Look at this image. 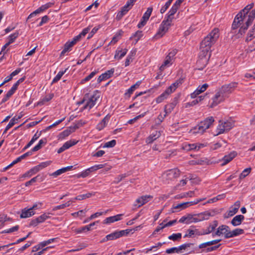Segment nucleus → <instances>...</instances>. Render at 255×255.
Returning <instances> with one entry per match:
<instances>
[{
  "label": "nucleus",
  "mask_w": 255,
  "mask_h": 255,
  "mask_svg": "<svg viewBox=\"0 0 255 255\" xmlns=\"http://www.w3.org/2000/svg\"><path fill=\"white\" fill-rule=\"evenodd\" d=\"M114 72H115L114 69L112 68L109 70L107 71L104 73H103L98 78V80H97L98 82L100 83L102 81H104V80H107V79L110 78L113 75Z\"/></svg>",
  "instance_id": "2eb2a0df"
},
{
  "label": "nucleus",
  "mask_w": 255,
  "mask_h": 255,
  "mask_svg": "<svg viewBox=\"0 0 255 255\" xmlns=\"http://www.w3.org/2000/svg\"><path fill=\"white\" fill-rule=\"evenodd\" d=\"M171 0H168L165 4L161 8L160 12L161 13H164L171 4Z\"/></svg>",
  "instance_id": "8fccbe9b"
},
{
  "label": "nucleus",
  "mask_w": 255,
  "mask_h": 255,
  "mask_svg": "<svg viewBox=\"0 0 255 255\" xmlns=\"http://www.w3.org/2000/svg\"><path fill=\"white\" fill-rule=\"evenodd\" d=\"M208 87V85L207 84H204L202 86H198L197 89L193 93L191 94V98L192 99L196 98L198 95L204 92Z\"/></svg>",
  "instance_id": "dca6fc26"
},
{
  "label": "nucleus",
  "mask_w": 255,
  "mask_h": 255,
  "mask_svg": "<svg viewBox=\"0 0 255 255\" xmlns=\"http://www.w3.org/2000/svg\"><path fill=\"white\" fill-rule=\"evenodd\" d=\"M254 5V3H251L250 4L247 5L243 9H242L235 17L233 23L232 24V30H234L239 27L241 24L245 21L246 24V21L247 20V14L249 13V11L253 7ZM243 25L244 27L246 26ZM242 26L241 27V28Z\"/></svg>",
  "instance_id": "f03ea898"
},
{
  "label": "nucleus",
  "mask_w": 255,
  "mask_h": 255,
  "mask_svg": "<svg viewBox=\"0 0 255 255\" xmlns=\"http://www.w3.org/2000/svg\"><path fill=\"white\" fill-rule=\"evenodd\" d=\"M237 154L235 152H231L229 154L225 155L223 159V162L222 163V165H224L230 161H231L236 156Z\"/></svg>",
  "instance_id": "cd10ccee"
},
{
  "label": "nucleus",
  "mask_w": 255,
  "mask_h": 255,
  "mask_svg": "<svg viewBox=\"0 0 255 255\" xmlns=\"http://www.w3.org/2000/svg\"><path fill=\"white\" fill-rule=\"evenodd\" d=\"M77 128H78V127H73V128H70L69 129L64 130L63 131H62V132L59 133V134L58 135L59 139H64L66 137L69 136L71 133L74 132L75 131V129H76Z\"/></svg>",
  "instance_id": "aec40b11"
},
{
  "label": "nucleus",
  "mask_w": 255,
  "mask_h": 255,
  "mask_svg": "<svg viewBox=\"0 0 255 255\" xmlns=\"http://www.w3.org/2000/svg\"><path fill=\"white\" fill-rule=\"evenodd\" d=\"M218 222L217 221H214L212 223H211L209 227H208L207 230L209 231L210 233L213 232L215 228L218 226Z\"/></svg>",
  "instance_id": "37998d69"
},
{
  "label": "nucleus",
  "mask_w": 255,
  "mask_h": 255,
  "mask_svg": "<svg viewBox=\"0 0 255 255\" xmlns=\"http://www.w3.org/2000/svg\"><path fill=\"white\" fill-rule=\"evenodd\" d=\"M183 79H179L176 80L174 83L172 84L167 89L172 93L174 92L176 89L182 84Z\"/></svg>",
  "instance_id": "c85d7f7f"
},
{
  "label": "nucleus",
  "mask_w": 255,
  "mask_h": 255,
  "mask_svg": "<svg viewBox=\"0 0 255 255\" xmlns=\"http://www.w3.org/2000/svg\"><path fill=\"white\" fill-rule=\"evenodd\" d=\"M192 202H183L177 205H174L172 207V212L173 213L176 212V211H179L180 210H182L183 209H184L188 207L189 206L191 205Z\"/></svg>",
  "instance_id": "f3484780"
},
{
  "label": "nucleus",
  "mask_w": 255,
  "mask_h": 255,
  "mask_svg": "<svg viewBox=\"0 0 255 255\" xmlns=\"http://www.w3.org/2000/svg\"><path fill=\"white\" fill-rule=\"evenodd\" d=\"M182 237L181 233L173 234L168 237V239L173 241H180Z\"/></svg>",
  "instance_id": "ea45409f"
},
{
  "label": "nucleus",
  "mask_w": 255,
  "mask_h": 255,
  "mask_svg": "<svg viewBox=\"0 0 255 255\" xmlns=\"http://www.w3.org/2000/svg\"><path fill=\"white\" fill-rule=\"evenodd\" d=\"M53 4V3L52 2H48L44 5H41L40 7H39L38 9H37L36 12L37 13H39L45 10L48 9V8L52 6V5Z\"/></svg>",
  "instance_id": "4c0bfd02"
},
{
  "label": "nucleus",
  "mask_w": 255,
  "mask_h": 255,
  "mask_svg": "<svg viewBox=\"0 0 255 255\" xmlns=\"http://www.w3.org/2000/svg\"><path fill=\"white\" fill-rule=\"evenodd\" d=\"M245 217L243 215H239L233 218L231 221V224L234 226H237L241 224L242 221L244 220Z\"/></svg>",
  "instance_id": "bb28decb"
},
{
  "label": "nucleus",
  "mask_w": 255,
  "mask_h": 255,
  "mask_svg": "<svg viewBox=\"0 0 255 255\" xmlns=\"http://www.w3.org/2000/svg\"><path fill=\"white\" fill-rule=\"evenodd\" d=\"M49 214H50L49 213H48V214L44 213V214L40 215L38 217H37L39 222L40 223H42V222H44L46 220H47V219H49L50 218V216H49Z\"/></svg>",
  "instance_id": "49530a36"
},
{
  "label": "nucleus",
  "mask_w": 255,
  "mask_h": 255,
  "mask_svg": "<svg viewBox=\"0 0 255 255\" xmlns=\"http://www.w3.org/2000/svg\"><path fill=\"white\" fill-rule=\"evenodd\" d=\"M173 60L171 59H168V57L166 56L163 63L160 67V70L162 71L167 67H169L172 63Z\"/></svg>",
  "instance_id": "c9c22d12"
},
{
  "label": "nucleus",
  "mask_w": 255,
  "mask_h": 255,
  "mask_svg": "<svg viewBox=\"0 0 255 255\" xmlns=\"http://www.w3.org/2000/svg\"><path fill=\"white\" fill-rule=\"evenodd\" d=\"M177 103L178 97H175L172 103L166 105L164 107V112L166 114L168 115L170 114L175 107Z\"/></svg>",
  "instance_id": "a211bd4d"
},
{
  "label": "nucleus",
  "mask_w": 255,
  "mask_h": 255,
  "mask_svg": "<svg viewBox=\"0 0 255 255\" xmlns=\"http://www.w3.org/2000/svg\"><path fill=\"white\" fill-rule=\"evenodd\" d=\"M182 149L187 151L196 149V145L195 143L188 144L184 143L182 146Z\"/></svg>",
  "instance_id": "58836bf2"
},
{
  "label": "nucleus",
  "mask_w": 255,
  "mask_h": 255,
  "mask_svg": "<svg viewBox=\"0 0 255 255\" xmlns=\"http://www.w3.org/2000/svg\"><path fill=\"white\" fill-rule=\"evenodd\" d=\"M39 175H37L33 178H32L31 180L29 181L26 182L25 183V186H29V185H31L33 183H34L38 181L39 180Z\"/></svg>",
  "instance_id": "13d9d810"
},
{
  "label": "nucleus",
  "mask_w": 255,
  "mask_h": 255,
  "mask_svg": "<svg viewBox=\"0 0 255 255\" xmlns=\"http://www.w3.org/2000/svg\"><path fill=\"white\" fill-rule=\"evenodd\" d=\"M97 73V72L96 71L91 72L88 76L86 77L82 80L81 83H84L87 81H89Z\"/></svg>",
  "instance_id": "09e8293b"
},
{
  "label": "nucleus",
  "mask_w": 255,
  "mask_h": 255,
  "mask_svg": "<svg viewBox=\"0 0 255 255\" xmlns=\"http://www.w3.org/2000/svg\"><path fill=\"white\" fill-rule=\"evenodd\" d=\"M226 98V97L223 95L220 90H219L211 99L212 102L210 107L213 108L219 104L224 101Z\"/></svg>",
  "instance_id": "1a4fd4ad"
},
{
  "label": "nucleus",
  "mask_w": 255,
  "mask_h": 255,
  "mask_svg": "<svg viewBox=\"0 0 255 255\" xmlns=\"http://www.w3.org/2000/svg\"><path fill=\"white\" fill-rule=\"evenodd\" d=\"M234 126V123L232 121H219V124L218 126L216 132V135H219L225 132L228 131L230 130Z\"/></svg>",
  "instance_id": "20e7f679"
},
{
  "label": "nucleus",
  "mask_w": 255,
  "mask_h": 255,
  "mask_svg": "<svg viewBox=\"0 0 255 255\" xmlns=\"http://www.w3.org/2000/svg\"><path fill=\"white\" fill-rule=\"evenodd\" d=\"M122 216L123 214H118L116 216L108 217L104 221V224H109L116 221H118L121 220V217Z\"/></svg>",
  "instance_id": "4be33fe9"
},
{
  "label": "nucleus",
  "mask_w": 255,
  "mask_h": 255,
  "mask_svg": "<svg viewBox=\"0 0 255 255\" xmlns=\"http://www.w3.org/2000/svg\"><path fill=\"white\" fill-rule=\"evenodd\" d=\"M116 144V140L115 139L112 140L105 143L103 145L104 148H110L113 147Z\"/></svg>",
  "instance_id": "de8ad7c7"
},
{
  "label": "nucleus",
  "mask_w": 255,
  "mask_h": 255,
  "mask_svg": "<svg viewBox=\"0 0 255 255\" xmlns=\"http://www.w3.org/2000/svg\"><path fill=\"white\" fill-rule=\"evenodd\" d=\"M125 235V231H116L110 234L107 235L102 241L103 242H106L109 240H113L119 238Z\"/></svg>",
  "instance_id": "ddd939ff"
},
{
  "label": "nucleus",
  "mask_w": 255,
  "mask_h": 255,
  "mask_svg": "<svg viewBox=\"0 0 255 255\" xmlns=\"http://www.w3.org/2000/svg\"><path fill=\"white\" fill-rule=\"evenodd\" d=\"M238 83L237 82H231L229 84H226L222 86L220 91L223 95L227 98L228 95L232 93L237 88Z\"/></svg>",
  "instance_id": "0eeeda50"
},
{
  "label": "nucleus",
  "mask_w": 255,
  "mask_h": 255,
  "mask_svg": "<svg viewBox=\"0 0 255 255\" xmlns=\"http://www.w3.org/2000/svg\"><path fill=\"white\" fill-rule=\"evenodd\" d=\"M251 168H247L244 169L243 172L241 173L240 178L241 179L246 177L251 172Z\"/></svg>",
  "instance_id": "603ef678"
},
{
  "label": "nucleus",
  "mask_w": 255,
  "mask_h": 255,
  "mask_svg": "<svg viewBox=\"0 0 255 255\" xmlns=\"http://www.w3.org/2000/svg\"><path fill=\"white\" fill-rule=\"evenodd\" d=\"M18 32H16L10 35L8 37V41L7 42L9 43L10 44L13 43L15 40V39L18 37Z\"/></svg>",
  "instance_id": "a18cd8bd"
},
{
  "label": "nucleus",
  "mask_w": 255,
  "mask_h": 255,
  "mask_svg": "<svg viewBox=\"0 0 255 255\" xmlns=\"http://www.w3.org/2000/svg\"><path fill=\"white\" fill-rule=\"evenodd\" d=\"M127 174H121V175H119L116 178V180H115V183H119L121 181H122L124 178H125L126 177H127Z\"/></svg>",
  "instance_id": "774afa93"
},
{
  "label": "nucleus",
  "mask_w": 255,
  "mask_h": 255,
  "mask_svg": "<svg viewBox=\"0 0 255 255\" xmlns=\"http://www.w3.org/2000/svg\"><path fill=\"white\" fill-rule=\"evenodd\" d=\"M67 70V69L65 70H62L60 71L58 74L56 75V76L54 77V78L52 80V83H54L58 81L62 76L65 73L66 71Z\"/></svg>",
  "instance_id": "79ce46f5"
},
{
  "label": "nucleus",
  "mask_w": 255,
  "mask_h": 255,
  "mask_svg": "<svg viewBox=\"0 0 255 255\" xmlns=\"http://www.w3.org/2000/svg\"><path fill=\"white\" fill-rule=\"evenodd\" d=\"M99 98V93L97 91L94 92L93 95L86 102L84 108L89 110H90L96 105Z\"/></svg>",
  "instance_id": "6e6552de"
},
{
  "label": "nucleus",
  "mask_w": 255,
  "mask_h": 255,
  "mask_svg": "<svg viewBox=\"0 0 255 255\" xmlns=\"http://www.w3.org/2000/svg\"><path fill=\"white\" fill-rule=\"evenodd\" d=\"M19 229L18 225L13 227L10 229L5 230L2 232V233H11L17 231Z\"/></svg>",
  "instance_id": "4d7b16f0"
},
{
  "label": "nucleus",
  "mask_w": 255,
  "mask_h": 255,
  "mask_svg": "<svg viewBox=\"0 0 255 255\" xmlns=\"http://www.w3.org/2000/svg\"><path fill=\"white\" fill-rule=\"evenodd\" d=\"M214 122V119L213 117L207 118L203 121L201 122L196 128L197 129L196 132L203 133L207 129L210 128Z\"/></svg>",
  "instance_id": "39448f33"
},
{
  "label": "nucleus",
  "mask_w": 255,
  "mask_h": 255,
  "mask_svg": "<svg viewBox=\"0 0 255 255\" xmlns=\"http://www.w3.org/2000/svg\"><path fill=\"white\" fill-rule=\"evenodd\" d=\"M193 244L191 243H186L181 245L178 247L180 253H182L183 250H185L187 248L190 247Z\"/></svg>",
  "instance_id": "bf43d9fd"
},
{
  "label": "nucleus",
  "mask_w": 255,
  "mask_h": 255,
  "mask_svg": "<svg viewBox=\"0 0 255 255\" xmlns=\"http://www.w3.org/2000/svg\"><path fill=\"white\" fill-rule=\"evenodd\" d=\"M219 37V30L218 28H214L202 41L200 44V51L199 57L200 59L197 63L199 64L203 61L204 66L197 68L199 70H202L207 63L210 56L211 48L214 45Z\"/></svg>",
  "instance_id": "f257e3e1"
},
{
  "label": "nucleus",
  "mask_w": 255,
  "mask_h": 255,
  "mask_svg": "<svg viewBox=\"0 0 255 255\" xmlns=\"http://www.w3.org/2000/svg\"><path fill=\"white\" fill-rule=\"evenodd\" d=\"M107 212H108V211H106L104 212H97L94 214H92L89 218V220H92L93 219L97 218L101 215H102L103 214H106L107 213Z\"/></svg>",
  "instance_id": "0e129e2a"
},
{
  "label": "nucleus",
  "mask_w": 255,
  "mask_h": 255,
  "mask_svg": "<svg viewBox=\"0 0 255 255\" xmlns=\"http://www.w3.org/2000/svg\"><path fill=\"white\" fill-rule=\"evenodd\" d=\"M16 121L14 119L12 118L10 121L9 124L6 126L5 130L4 131V133L6 132L10 128H11L15 123H16Z\"/></svg>",
  "instance_id": "5fc2aeb1"
},
{
  "label": "nucleus",
  "mask_w": 255,
  "mask_h": 255,
  "mask_svg": "<svg viewBox=\"0 0 255 255\" xmlns=\"http://www.w3.org/2000/svg\"><path fill=\"white\" fill-rule=\"evenodd\" d=\"M152 198V196L150 195H144L141 196L136 200L135 202L137 203V204H135L134 205L137 206L138 207H140V206L148 202Z\"/></svg>",
  "instance_id": "4468645a"
},
{
  "label": "nucleus",
  "mask_w": 255,
  "mask_h": 255,
  "mask_svg": "<svg viewBox=\"0 0 255 255\" xmlns=\"http://www.w3.org/2000/svg\"><path fill=\"white\" fill-rule=\"evenodd\" d=\"M244 232V230L241 229H236L232 231H231L230 230V232L228 233V235H227V237H229V238H233L238 235L243 234Z\"/></svg>",
  "instance_id": "473e14b6"
},
{
  "label": "nucleus",
  "mask_w": 255,
  "mask_h": 255,
  "mask_svg": "<svg viewBox=\"0 0 255 255\" xmlns=\"http://www.w3.org/2000/svg\"><path fill=\"white\" fill-rule=\"evenodd\" d=\"M17 90L13 86L11 87V88L7 92L5 97L3 98L1 100V103H4L6 102L8 99L14 93L15 91Z\"/></svg>",
  "instance_id": "7c9ffc66"
},
{
  "label": "nucleus",
  "mask_w": 255,
  "mask_h": 255,
  "mask_svg": "<svg viewBox=\"0 0 255 255\" xmlns=\"http://www.w3.org/2000/svg\"><path fill=\"white\" fill-rule=\"evenodd\" d=\"M104 167V164L95 165L83 171L80 173V174H79L78 177L85 178L87 177L90 174V173L96 171L99 169L103 168Z\"/></svg>",
  "instance_id": "9b49d317"
},
{
  "label": "nucleus",
  "mask_w": 255,
  "mask_h": 255,
  "mask_svg": "<svg viewBox=\"0 0 255 255\" xmlns=\"http://www.w3.org/2000/svg\"><path fill=\"white\" fill-rule=\"evenodd\" d=\"M240 207V202L239 201H236L234 205L231 207L228 212V215L229 216H232L234 215L238 212Z\"/></svg>",
  "instance_id": "5701e85b"
},
{
  "label": "nucleus",
  "mask_w": 255,
  "mask_h": 255,
  "mask_svg": "<svg viewBox=\"0 0 255 255\" xmlns=\"http://www.w3.org/2000/svg\"><path fill=\"white\" fill-rule=\"evenodd\" d=\"M172 93L170 92V91L167 89L166 90L161 94L159 96H158L156 99V101L157 103H160L162 101H163L165 99H166L169 95L171 94Z\"/></svg>",
  "instance_id": "393cba45"
},
{
  "label": "nucleus",
  "mask_w": 255,
  "mask_h": 255,
  "mask_svg": "<svg viewBox=\"0 0 255 255\" xmlns=\"http://www.w3.org/2000/svg\"><path fill=\"white\" fill-rule=\"evenodd\" d=\"M171 22L165 19L161 23L158 31L154 36V38L158 39L162 37L168 30L171 25Z\"/></svg>",
  "instance_id": "423d86ee"
},
{
  "label": "nucleus",
  "mask_w": 255,
  "mask_h": 255,
  "mask_svg": "<svg viewBox=\"0 0 255 255\" xmlns=\"http://www.w3.org/2000/svg\"><path fill=\"white\" fill-rule=\"evenodd\" d=\"M92 193H86V194H82V195H78L76 197H75L74 200H84V199H85L86 198H90V197H91L92 196Z\"/></svg>",
  "instance_id": "c03bdc74"
},
{
  "label": "nucleus",
  "mask_w": 255,
  "mask_h": 255,
  "mask_svg": "<svg viewBox=\"0 0 255 255\" xmlns=\"http://www.w3.org/2000/svg\"><path fill=\"white\" fill-rule=\"evenodd\" d=\"M35 212L32 210V209H24L22 210L21 214L20 215V218H26L32 216L34 215Z\"/></svg>",
  "instance_id": "a878e982"
},
{
  "label": "nucleus",
  "mask_w": 255,
  "mask_h": 255,
  "mask_svg": "<svg viewBox=\"0 0 255 255\" xmlns=\"http://www.w3.org/2000/svg\"><path fill=\"white\" fill-rule=\"evenodd\" d=\"M127 51L128 50L127 49H124V50L118 49L116 51V54L114 57L115 58L118 60L122 59L126 55Z\"/></svg>",
  "instance_id": "2f4dec72"
},
{
  "label": "nucleus",
  "mask_w": 255,
  "mask_h": 255,
  "mask_svg": "<svg viewBox=\"0 0 255 255\" xmlns=\"http://www.w3.org/2000/svg\"><path fill=\"white\" fill-rule=\"evenodd\" d=\"M78 142L76 140H70L64 143L63 145L66 149H68L70 147L75 145Z\"/></svg>",
  "instance_id": "a19ab883"
},
{
  "label": "nucleus",
  "mask_w": 255,
  "mask_h": 255,
  "mask_svg": "<svg viewBox=\"0 0 255 255\" xmlns=\"http://www.w3.org/2000/svg\"><path fill=\"white\" fill-rule=\"evenodd\" d=\"M51 163V161H46L45 162H43L40 163L39 164L37 165L40 170H42V169L48 166Z\"/></svg>",
  "instance_id": "864d4df0"
},
{
  "label": "nucleus",
  "mask_w": 255,
  "mask_h": 255,
  "mask_svg": "<svg viewBox=\"0 0 255 255\" xmlns=\"http://www.w3.org/2000/svg\"><path fill=\"white\" fill-rule=\"evenodd\" d=\"M172 93L170 92V91L167 89L166 90L161 94L159 96H158L156 99V101L157 103H160L162 101H163L165 99H166L169 95L171 94Z\"/></svg>",
  "instance_id": "b1692460"
},
{
  "label": "nucleus",
  "mask_w": 255,
  "mask_h": 255,
  "mask_svg": "<svg viewBox=\"0 0 255 255\" xmlns=\"http://www.w3.org/2000/svg\"><path fill=\"white\" fill-rule=\"evenodd\" d=\"M74 45H75V44L74 42L72 41L67 42L64 45V48L61 52V54H64L67 52L70 51L71 48Z\"/></svg>",
  "instance_id": "e433bc0d"
},
{
  "label": "nucleus",
  "mask_w": 255,
  "mask_h": 255,
  "mask_svg": "<svg viewBox=\"0 0 255 255\" xmlns=\"http://www.w3.org/2000/svg\"><path fill=\"white\" fill-rule=\"evenodd\" d=\"M165 252L168 254H172L173 253H180L178 247H173L170 249H168L166 250Z\"/></svg>",
  "instance_id": "6e6d98bb"
},
{
  "label": "nucleus",
  "mask_w": 255,
  "mask_h": 255,
  "mask_svg": "<svg viewBox=\"0 0 255 255\" xmlns=\"http://www.w3.org/2000/svg\"><path fill=\"white\" fill-rule=\"evenodd\" d=\"M161 135L159 131H154L146 139V142L148 144L152 143L155 139L158 138Z\"/></svg>",
  "instance_id": "412c9836"
},
{
  "label": "nucleus",
  "mask_w": 255,
  "mask_h": 255,
  "mask_svg": "<svg viewBox=\"0 0 255 255\" xmlns=\"http://www.w3.org/2000/svg\"><path fill=\"white\" fill-rule=\"evenodd\" d=\"M177 50L175 49L170 50L168 54L167 55V56L168 57V59L170 58L173 60L174 57L177 53Z\"/></svg>",
  "instance_id": "052dcab7"
},
{
  "label": "nucleus",
  "mask_w": 255,
  "mask_h": 255,
  "mask_svg": "<svg viewBox=\"0 0 255 255\" xmlns=\"http://www.w3.org/2000/svg\"><path fill=\"white\" fill-rule=\"evenodd\" d=\"M178 8V7L173 4L164 18L172 22L174 18L173 16Z\"/></svg>",
  "instance_id": "6ab92c4d"
},
{
  "label": "nucleus",
  "mask_w": 255,
  "mask_h": 255,
  "mask_svg": "<svg viewBox=\"0 0 255 255\" xmlns=\"http://www.w3.org/2000/svg\"><path fill=\"white\" fill-rule=\"evenodd\" d=\"M180 175V171L177 169H172L163 174V177L168 180H172Z\"/></svg>",
  "instance_id": "f8f14e48"
},
{
  "label": "nucleus",
  "mask_w": 255,
  "mask_h": 255,
  "mask_svg": "<svg viewBox=\"0 0 255 255\" xmlns=\"http://www.w3.org/2000/svg\"><path fill=\"white\" fill-rule=\"evenodd\" d=\"M211 216V213L208 212H205L195 215L188 214L187 224H190L192 223H197L203 220H208Z\"/></svg>",
  "instance_id": "7ed1b4c3"
},
{
  "label": "nucleus",
  "mask_w": 255,
  "mask_h": 255,
  "mask_svg": "<svg viewBox=\"0 0 255 255\" xmlns=\"http://www.w3.org/2000/svg\"><path fill=\"white\" fill-rule=\"evenodd\" d=\"M142 36V33L141 31H136L130 38L132 37H135L136 39H135L136 42H137L138 40Z\"/></svg>",
  "instance_id": "e2e57ef3"
},
{
  "label": "nucleus",
  "mask_w": 255,
  "mask_h": 255,
  "mask_svg": "<svg viewBox=\"0 0 255 255\" xmlns=\"http://www.w3.org/2000/svg\"><path fill=\"white\" fill-rule=\"evenodd\" d=\"M96 223H98V221L93 222L87 226H86L83 227L82 228H80L79 229H78L76 230V232L77 233H81L85 231H90V230H91V227L94 226V225H95Z\"/></svg>",
  "instance_id": "72a5a7b5"
},
{
  "label": "nucleus",
  "mask_w": 255,
  "mask_h": 255,
  "mask_svg": "<svg viewBox=\"0 0 255 255\" xmlns=\"http://www.w3.org/2000/svg\"><path fill=\"white\" fill-rule=\"evenodd\" d=\"M229 232V227L227 225H222L217 228V231L214 233H213L212 236L213 237L215 236H221L224 235L225 238L228 239L229 237H227V235H228Z\"/></svg>",
  "instance_id": "9d476101"
},
{
  "label": "nucleus",
  "mask_w": 255,
  "mask_h": 255,
  "mask_svg": "<svg viewBox=\"0 0 255 255\" xmlns=\"http://www.w3.org/2000/svg\"><path fill=\"white\" fill-rule=\"evenodd\" d=\"M141 84V81H137L135 84L131 86L128 90L127 93H125V95L129 97L130 95L133 93V92Z\"/></svg>",
  "instance_id": "f704fd0d"
},
{
  "label": "nucleus",
  "mask_w": 255,
  "mask_h": 255,
  "mask_svg": "<svg viewBox=\"0 0 255 255\" xmlns=\"http://www.w3.org/2000/svg\"><path fill=\"white\" fill-rule=\"evenodd\" d=\"M187 233L184 235V238H191L194 236L193 229H188L187 231Z\"/></svg>",
  "instance_id": "338daca9"
},
{
  "label": "nucleus",
  "mask_w": 255,
  "mask_h": 255,
  "mask_svg": "<svg viewBox=\"0 0 255 255\" xmlns=\"http://www.w3.org/2000/svg\"><path fill=\"white\" fill-rule=\"evenodd\" d=\"M152 10L153 9L152 7H151L147 8L146 12L144 13L143 15L142 16L143 18L145 19H148L151 14Z\"/></svg>",
  "instance_id": "3c124183"
},
{
  "label": "nucleus",
  "mask_w": 255,
  "mask_h": 255,
  "mask_svg": "<svg viewBox=\"0 0 255 255\" xmlns=\"http://www.w3.org/2000/svg\"><path fill=\"white\" fill-rule=\"evenodd\" d=\"M109 120V118L108 116H106L97 125V129L98 130H101L103 129L107 125Z\"/></svg>",
  "instance_id": "c756f323"
},
{
  "label": "nucleus",
  "mask_w": 255,
  "mask_h": 255,
  "mask_svg": "<svg viewBox=\"0 0 255 255\" xmlns=\"http://www.w3.org/2000/svg\"><path fill=\"white\" fill-rule=\"evenodd\" d=\"M166 222V219L164 220L162 223H160L159 224V226H158L156 228V229L155 230V231L153 233V234H154L156 233L159 232L160 230H162L163 229L166 228V227H164V222Z\"/></svg>",
  "instance_id": "680f3d73"
},
{
  "label": "nucleus",
  "mask_w": 255,
  "mask_h": 255,
  "mask_svg": "<svg viewBox=\"0 0 255 255\" xmlns=\"http://www.w3.org/2000/svg\"><path fill=\"white\" fill-rule=\"evenodd\" d=\"M49 19V18L48 16L45 15V16H43L41 18V20L40 22V23H39L38 26H41L43 24L47 23Z\"/></svg>",
  "instance_id": "69168bd1"
}]
</instances>
